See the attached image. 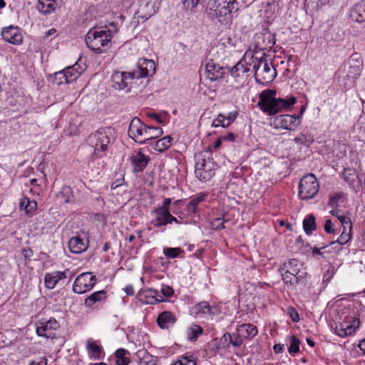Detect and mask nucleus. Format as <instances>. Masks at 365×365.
Wrapping results in <instances>:
<instances>
[{
    "label": "nucleus",
    "instance_id": "f257e3e1",
    "mask_svg": "<svg viewBox=\"0 0 365 365\" xmlns=\"http://www.w3.org/2000/svg\"><path fill=\"white\" fill-rule=\"evenodd\" d=\"M136 66V69L131 72L115 71L111 76L113 87L116 90L130 91L133 79L152 76L155 73V63L153 60L140 58Z\"/></svg>",
    "mask_w": 365,
    "mask_h": 365
},
{
    "label": "nucleus",
    "instance_id": "f03ea898",
    "mask_svg": "<svg viewBox=\"0 0 365 365\" xmlns=\"http://www.w3.org/2000/svg\"><path fill=\"white\" fill-rule=\"evenodd\" d=\"M277 91L267 89L259 94L257 107L268 115H274L278 113L289 110L297 103V98L291 96L287 99L276 98Z\"/></svg>",
    "mask_w": 365,
    "mask_h": 365
},
{
    "label": "nucleus",
    "instance_id": "7ed1b4c3",
    "mask_svg": "<svg viewBox=\"0 0 365 365\" xmlns=\"http://www.w3.org/2000/svg\"><path fill=\"white\" fill-rule=\"evenodd\" d=\"M114 138V129L111 127L101 128L91 133L87 140L88 145L93 148L91 159L95 160L106 156L108 147Z\"/></svg>",
    "mask_w": 365,
    "mask_h": 365
},
{
    "label": "nucleus",
    "instance_id": "20e7f679",
    "mask_svg": "<svg viewBox=\"0 0 365 365\" xmlns=\"http://www.w3.org/2000/svg\"><path fill=\"white\" fill-rule=\"evenodd\" d=\"M279 271L284 282L292 287L304 284L308 275L303 264L295 258L284 261L279 267Z\"/></svg>",
    "mask_w": 365,
    "mask_h": 365
},
{
    "label": "nucleus",
    "instance_id": "39448f33",
    "mask_svg": "<svg viewBox=\"0 0 365 365\" xmlns=\"http://www.w3.org/2000/svg\"><path fill=\"white\" fill-rule=\"evenodd\" d=\"M252 63L255 71V78L257 84L267 86L277 76V70L266 57H258L256 54L252 56Z\"/></svg>",
    "mask_w": 365,
    "mask_h": 365
},
{
    "label": "nucleus",
    "instance_id": "423d86ee",
    "mask_svg": "<svg viewBox=\"0 0 365 365\" xmlns=\"http://www.w3.org/2000/svg\"><path fill=\"white\" fill-rule=\"evenodd\" d=\"M195 167L196 177L202 182H207L215 175L218 165L214 161L211 153L209 151L197 160Z\"/></svg>",
    "mask_w": 365,
    "mask_h": 365
},
{
    "label": "nucleus",
    "instance_id": "0eeeda50",
    "mask_svg": "<svg viewBox=\"0 0 365 365\" xmlns=\"http://www.w3.org/2000/svg\"><path fill=\"white\" fill-rule=\"evenodd\" d=\"M85 41L87 46L99 54L104 51L103 47L108 46L110 43V36L105 33L103 27L91 29L86 35Z\"/></svg>",
    "mask_w": 365,
    "mask_h": 365
},
{
    "label": "nucleus",
    "instance_id": "6e6552de",
    "mask_svg": "<svg viewBox=\"0 0 365 365\" xmlns=\"http://www.w3.org/2000/svg\"><path fill=\"white\" fill-rule=\"evenodd\" d=\"M319 184L313 174L304 175L299 182V195L302 200H309L318 193Z\"/></svg>",
    "mask_w": 365,
    "mask_h": 365
},
{
    "label": "nucleus",
    "instance_id": "1a4fd4ad",
    "mask_svg": "<svg viewBox=\"0 0 365 365\" xmlns=\"http://www.w3.org/2000/svg\"><path fill=\"white\" fill-rule=\"evenodd\" d=\"M359 324V317L354 313L349 314L344 317L341 322L336 325L334 332L340 337L351 336L355 333Z\"/></svg>",
    "mask_w": 365,
    "mask_h": 365
},
{
    "label": "nucleus",
    "instance_id": "9d476101",
    "mask_svg": "<svg viewBox=\"0 0 365 365\" xmlns=\"http://www.w3.org/2000/svg\"><path fill=\"white\" fill-rule=\"evenodd\" d=\"M96 277L91 272L79 274L73 284V291L76 294H83L90 291L96 284Z\"/></svg>",
    "mask_w": 365,
    "mask_h": 365
},
{
    "label": "nucleus",
    "instance_id": "9b49d317",
    "mask_svg": "<svg viewBox=\"0 0 365 365\" xmlns=\"http://www.w3.org/2000/svg\"><path fill=\"white\" fill-rule=\"evenodd\" d=\"M148 125L143 123L138 117L133 118L129 125L128 133L130 138L140 145L145 144Z\"/></svg>",
    "mask_w": 365,
    "mask_h": 365
},
{
    "label": "nucleus",
    "instance_id": "f8f14e48",
    "mask_svg": "<svg viewBox=\"0 0 365 365\" xmlns=\"http://www.w3.org/2000/svg\"><path fill=\"white\" fill-rule=\"evenodd\" d=\"M59 327L60 324L57 320L53 317H51L46 322H38L36 331L38 336L53 339L55 337L53 331H56Z\"/></svg>",
    "mask_w": 365,
    "mask_h": 365
},
{
    "label": "nucleus",
    "instance_id": "ddd939ff",
    "mask_svg": "<svg viewBox=\"0 0 365 365\" xmlns=\"http://www.w3.org/2000/svg\"><path fill=\"white\" fill-rule=\"evenodd\" d=\"M297 118L295 115H279L274 119L273 123L277 128L294 130L299 124V122H297Z\"/></svg>",
    "mask_w": 365,
    "mask_h": 365
},
{
    "label": "nucleus",
    "instance_id": "4468645a",
    "mask_svg": "<svg viewBox=\"0 0 365 365\" xmlns=\"http://www.w3.org/2000/svg\"><path fill=\"white\" fill-rule=\"evenodd\" d=\"M245 58L241 59L235 66L232 68H227V73L229 72L230 76L233 77L237 82H240L246 78L247 73L250 71L249 66Z\"/></svg>",
    "mask_w": 365,
    "mask_h": 365
},
{
    "label": "nucleus",
    "instance_id": "2eb2a0df",
    "mask_svg": "<svg viewBox=\"0 0 365 365\" xmlns=\"http://www.w3.org/2000/svg\"><path fill=\"white\" fill-rule=\"evenodd\" d=\"M205 71L207 78L212 81H216L222 78L227 73V67L220 66L212 59H210L205 64Z\"/></svg>",
    "mask_w": 365,
    "mask_h": 365
},
{
    "label": "nucleus",
    "instance_id": "dca6fc26",
    "mask_svg": "<svg viewBox=\"0 0 365 365\" xmlns=\"http://www.w3.org/2000/svg\"><path fill=\"white\" fill-rule=\"evenodd\" d=\"M2 38L12 44L19 45L23 41V36L17 26H10L1 31Z\"/></svg>",
    "mask_w": 365,
    "mask_h": 365
},
{
    "label": "nucleus",
    "instance_id": "f3484780",
    "mask_svg": "<svg viewBox=\"0 0 365 365\" xmlns=\"http://www.w3.org/2000/svg\"><path fill=\"white\" fill-rule=\"evenodd\" d=\"M233 11L235 9H231L229 6L221 3V6L216 9V15L208 17L212 20L217 19L220 24L227 25L232 21Z\"/></svg>",
    "mask_w": 365,
    "mask_h": 365
},
{
    "label": "nucleus",
    "instance_id": "a211bd4d",
    "mask_svg": "<svg viewBox=\"0 0 365 365\" xmlns=\"http://www.w3.org/2000/svg\"><path fill=\"white\" fill-rule=\"evenodd\" d=\"M150 160L149 156L142 153V149H140L137 154L130 157V161L133 165V170L135 173L142 172L146 168Z\"/></svg>",
    "mask_w": 365,
    "mask_h": 365
},
{
    "label": "nucleus",
    "instance_id": "6ab92c4d",
    "mask_svg": "<svg viewBox=\"0 0 365 365\" xmlns=\"http://www.w3.org/2000/svg\"><path fill=\"white\" fill-rule=\"evenodd\" d=\"M66 277V271L48 272L44 276L45 287L48 289H52L60 280L64 279Z\"/></svg>",
    "mask_w": 365,
    "mask_h": 365
},
{
    "label": "nucleus",
    "instance_id": "aec40b11",
    "mask_svg": "<svg viewBox=\"0 0 365 365\" xmlns=\"http://www.w3.org/2000/svg\"><path fill=\"white\" fill-rule=\"evenodd\" d=\"M360 75L359 68L358 66H350L347 74L342 78L339 77V81L340 86L344 89H349L354 86L355 79Z\"/></svg>",
    "mask_w": 365,
    "mask_h": 365
},
{
    "label": "nucleus",
    "instance_id": "412c9836",
    "mask_svg": "<svg viewBox=\"0 0 365 365\" xmlns=\"http://www.w3.org/2000/svg\"><path fill=\"white\" fill-rule=\"evenodd\" d=\"M349 16L352 21L358 23L365 21V4L363 0L353 6L350 9Z\"/></svg>",
    "mask_w": 365,
    "mask_h": 365
},
{
    "label": "nucleus",
    "instance_id": "4be33fe9",
    "mask_svg": "<svg viewBox=\"0 0 365 365\" xmlns=\"http://www.w3.org/2000/svg\"><path fill=\"white\" fill-rule=\"evenodd\" d=\"M68 247L71 252L81 254L88 249V240L85 242L80 236L73 237L68 242Z\"/></svg>",
    "mask_w": 365,
    "mask_h": 365
},
{
    "label": "nucleus",
    "instance_id": "5701e85b",
    "mask_svg": "<svg viewBox=\"0 0 365 365\" xmlns=\"http://www.w3.org/2000/svg\"><path fill=\"white\" fill-rule=\"evenodd\" d=\"M107 297L108 292L104 289L94 292L86 297L84 305L91 308L96 303L106 301Z\"/></svg>",
    "mask_w": 365,
    "mask_h": 365
},
{
    "label": "nucleus",
    "instance_id": "b1692460",
    "mask_svg": "<svg viewBox=\"0 0 365 365\" xmlns=\"http://www.w3.org/2000/svg\"><path fill=\"white\" fill-rule=\"evenodd\" d=\"M257 46L262 50L271 48L275 43L274 36L269 32L257 35Z\"/></svg>",
    "mask_w": 365,
    "mask_h": 365
},
{
    "label": "nucleus",
    "instance_id": "393cba45",
    "mask_svg": "<svg viewBox=\"0 0 365 365\" xmlns=\"http://www.w3.org/2000/svg\"><path fill=\"white\" fill-rule=\"evenodd\" d=\"M176 320V317L171 312L165 311L158 316L157 323L161 329H169L170 326H173Z\"/></svg>",
    "mask_w": 365,
    "mask_h": 365
},
{
    "label": "nucleus",
    "instance_id": "a878e982",
    "mask_svg": "<svg viewBox=\"0 0 365 365\" xmlns=\"http://www.w3.org/2000/svg\"><path fill=\"white\" fill-rule=\"evenodd\" d=\"M86 349L89 358L93 360L100 359L104 355L103 349L91 339L86 342Z\"/></svg>",
    "mask_w": 365,
    "mask_h": 365
},
{
    "label": "nucleus",
    "instance_id": "bb28decb",
    "mask_svg": "<svg viewBox=\"0 0 365 365\" xmlns=\"http://www.w3.org/2000/svg\"><path fill=\"white\" fill-rule=\"evenodd\" d=\"M237 327L239 332L241 333V336H243L244 339H252L258 334L256 326L252 324H242L238 325Z\"/></svg>",
    "mask_w": 365,
    "mask_h": 365
},
{
    "label": "nucleus",
    "instance_id": "cd10ccee",
    "mask_svg": "<svg viewBox=\"0 0 365 365\" xmlns=\"http://www.w3.org/2000/svg\"><path fill=\"white\" fill-rule=\"evenodd\" d=\"M153 213L155 217L152 221V224L155 227H160L168 225V211H164L159 209H154Z\"/></svg>",
    "mask_w": 365,
    "mask_h": 365
},
{
    "label": "nucleus",
    "instance_id": "c85d7f7f",
    "mask_svg": "<svg viewBox=\"0 0 365 365\" xmlns=\"http://www.w3.org/2000/svg\"><path fill=\"white\" fill-rule=\"evenodd\" d=\"M203 328L197 324H192L186 330L187 339L190 342H195L202 335Z\"/></svg>",
    "mask_w": 365,
    "mask_h": 365
},
{
    "label": "nucleus",
    "instance_id": "c756f323",
    "mask_svg": "<svg viewBox=\"0 0 365 365\" xmlns=\"http://www.w3.org/2000/svg\"><path fill=\"white\" fill-rule=\"evenodd\" d=\"M64 71L66 74L68 83H71L77 80L81 74L83 69L77 63H76L73 66H68L64 68Z\"/></svg>",
    "mask_w": 365,
    "mask_h": 365
},
{
    "label": "nucleus",
    "instance_id": "7c9ffc66",
    "mask_svg": "<svg viewBox=\"0 0 365 365\" xmlns=\"http://www.w3.org/2000/svg\"><path fill=\"white\" fill-rule=\"evenodd\" d=\"M207 196V194L200 192L196 196H193L187 205V210L189 214H195L198 209V205L204 201Z\"/></svg>",
    "mask_w": 365,
    "mask_h": 365
},
{
    "label": "nucleus",
    "instance_id": "2f4dec72",
    "mask_svg": "<svg viewBox=\"0 0 365 365\" xmlns=\"http://www.w3.org/2000/svg\"><path fill=\"white\" fill-rule=\"evenodd\" d=\"M57 0H38V9L39 11L45 15L53 12L56 8Z\"/></svg>",
    "mask_w": 365,
    "mask_h": 365
},
{
    "label": "nucleus",
    "instance_id": "473e14b6",
    "mask_svg": "<svg viewBox=\"0 0 365 365\" xmlns=\"http://www.w3.org/2000/svg\"><path fill=\"white\" fill-rule=\"evenodd\" d=\"M202 7L207 16L216 15V9L221 6V0H202Z\"/></svg>",
    "mask_w": 365,
    "mask_h": 365
},
{
    "label": "nucleus",
    "instance_id": "72a5a7b5",
    "mask_svg": "<svg viewBox=\"0 0 365 365\" xmlns=\"http://www.w3.org/2000/svg\"><path fill=\"white\" fill-rule=\"evenodd\" d=\"M130 352L125 349L120 348L115 351L116 365H128L130 362Z\"/></svg>",
    "mask_w": 365,
    "mask_h": 365
},
{
    "label": "nucleus",
    "instance_id": "f704fd0d",
    "mask_svg": "<svg viewBox=\"0 0 365 365\" xmlns=\"http://www.w3.org/2000/svg\"><path fill=\"white\" fill-rule=\"evenodd\" d=\"M194 312L196 314H209L210 315L215 314V310H217V308L215 307H212L210 305V304L207 302H201L196 304L194 308Z\"/></svg>",
    "mask_w": 365,
    "mask_h": 365
},
{
    "label": "nucleus",
    "instance_id": "c9c22d12",
    "mask_svg": "<svg viewBox=\"0 0 365 365\" xmlns=\"http://www.w3.org/2000/svg\"><path fill=\"white\" fill-rule=\"evenodd\" d=\"M173 138L167 135L157 140L154 145L155 150L158 153H163L170 148L172 144Z\"/></svg>",
    "mask_w": 365,
    "mask_h": 365
},
{
    "label": "nucleus",
    "instance_id": "e433bc0d",
    "mask_svg": "<svg viewBox=\"0 0 365 365\" xmlns=\"http://www.w3.org/2000/svg\"><path fill=\"white\" fill-rule=\"evenodd\" d=\"M136 356L139 359V363L145 365H156L157 361L153 356L150 354L146 350H140L136 353Z\"/></svg>",
    "mask_w": 365,
    "mask_h": 365
},
{
    "label": "nucleus",
    "instance_id": "4c0bfd02",
    "mask_svg": "<svg viewBox=\"0 0 365 365\" xmlns=\"http://www.w3.org/2000/svg\"><path fill=\"white\" fill-rule=\"evenodd\" d=\"M303 228L307 235H311L317 229L315 217L312 214L307 215L303 220Z\"/></svg>",
    "mask_w": 365,
    "mask_h": 365
},
{
    "label": "nucleus",
    "instance_id": "58836bf2",
    "mask_svg": "<svg viewBox=\"0 0 365 365\" xmlns=\"http://www.w3.org/2000/svg\"><path fill=\"white\" fill-rule=\"evenodd\" d=\"M146 135L145 138V143L152 139L160 137L163 134V129L160 127L149 126L146 129Z\"/></svg>",
    "mask_w": 365,
    "mask_h": 365
},
{
    "label": "nucleus",
    "instance_id": "ea45409f",
    "mask_svg": "<svg viewBox=\"0 0 365 365\" xmlns=\"http://www.w3.org/2000/svg\"><path fill=\"white\" fill-rule=\"evenodd\" d=\"M183 253L184 250L180 247H165L163 249V254L170 259L176 258Z\"/></svg>",
    "mask_w": 365,
    "mask_h": 365
},
{
    "label": "nucleus",
    "instance_id": "a19ab883",
    "mask_svg": "<svg viewBox=\"0 0 365 365\" xmlns=\"http://www.w3.org/2000/svg\"><path fill=\"white\" fill-rule=\"evenodd\" d=\"M355 175L356 170L351 168H345L342 173L343 179L349 185H352L355 182Z\"/></svg>",
    "mask_w": 365,
    "mask_h": 365
},
{
    "label": "nucleus",
    "instance_id": "79ce46f5",
    "mask_svg": "<svg viewBox=\"0 0 365 365\" xmlns=\"http://www.w3.org/2000/svg\"><path fill=\"white\" fill-rule=\"evenodd\" d=\"M294 141L298 145H303L309 147L314 141V138L309 135L301 134L299 136L296 137Z\"/></svg>",
    "mask_w": 365,
    "mask_h": 365
},
{
    "label": "nucleus",
    "instance_id": "37998d69",
    "mask_svg": "<svg viewBox=\"0 0 365 365\" xmlns=\"http://www.w3.org/2000/svg\"><path fill=\"white\" fill-rule=\"evenodd\" d=\"M300 340L294 335L291 336L290 345L288 348L290 354H295L299 352Z\"/></svg>",
    "mask_w": 365,
    "mask_h": 365
},
{
    "label": "nucleus",
    "instance_id": "c03bdc74",
    "mask_svg": "<svg viewBox=\"0 0 365 365\" xmlns=\"http://www.w3.org/2000/svg\"><path fill=\"white\" fill-rule=\"evenodd\" d=\"M344 194L343 193H336L333 195L329 201L328 206L332 208H337L339 206V201L343 202L344 201Z\"/></svg>",
    "mask_w": 365,
    "mask_h": 365
},
{
    "label": "nucleus",
    "instance_id": "a18cd8bd",
    "mask_svg": "<svg viewBox=\"0 0 365 365\" xmlns=\"http://www.w3.org/2000/svg\"><path fill=\"white\" fill-rule=\"evenodd\" d=\"M53 83H56L57 85H61L63 83H68L64 69H63L60 71L56 72L54 73Z\"/></svg>",
    "mask_w": 365,
    "mask_h": 365
},
{
    "label": "nucleus",
    "instance_id": "49530a36",
    "mask_svg": "<svg viewBox=\"0 0 365 365\" xmlns=\"http://www.w3.org/2000/svg\"><path fill=\"white\" fill-rule=\"evenodd\" d=\"M103 28V30L105 31V33L108 36V34L110 36V40L113 38L114 34H117L118 31V24L114 22H109L108 26H106Z\"/></svg>",
    "mask_w": 365,
    "mask_h": 365
},
{
    "label": "nucleus",
    "instance_id": "de8ad7c7",
    "mask_svg": "<svg viewBox=\"0 0 365 365\" xmlns=\"http://www.w3.org/2000/svg\"><path fill=\"white\" fill-rule=\"evenodd\" d=\"M334 274L335 269L334 267H329L328 269L324 272L322 277V284L324 285V287H327V285L329 283V282L334 277Z\"/></svg>",
    "mask_w": 365,
    "mask_h": 365
},
{
    "label": "nucleus",
    "instance_id": "09e8293b",
    "mask_svg": "<svg viewBox=\"0 0 365 365\" xmlns=\"http://www.w3.org/2000/svg\"><path fill=\"white\" fill-rule=\"evenodd\" d=\"M225 214L223 215L222 217H217L214 219L211 222V226L212 229L214 230H222L224 229L225 227L224 224L228 221L227 219L225 218Z\"/></svg>",
    "mask_w": 365,
    "mask_h": 365
},
{
    "label": "nucleus",
    "instance_id": "8fccbe9b",
    "mask_svg": "<svg viewBox=\"0 0 365 365\" xmlns=\"http://www.w3.org/2000/svg\"><path fill=\"white\" fill-rule=\"evenodd\" d=\"M158 292L156 290H149L147 292L146 298H150V299H148L145 301V303L150 304H158L159 302H163V298L161 296H159L160 299L157 298L155 296L153 295V294H157Z\"/></svg>",
    "mask_w": 365,
    "mask_h": 365
},
{
    "label": "nucleus",
    "instance_id": "3c124183",
    "mask_svg": "<svg viewBox=\"0 0 365 365\" xmlns=\"http://www.w3.org/2000/svg\"><path fill=\"white\" fill-rule=\"evenodd\" d=\"M200 0H182V8L185 11H194Z\"/></svg>",
    "mask_w": 365,
    "mask_h": 365
},
{
    "label": "nucleus",
    "instance_id": "603ef678",
    "mask_svg": "<svg viewBox=\"0 0 365 365\" xmlns=\"http://www.w3.org/2000/svg\"><path fill=\"white\" fill-rule=\"evenodd\" d=\"M212 126L217 128L219 126H222V128H227L225 119V115L222 113H219L217 118L214 119L212 122Z\"/></svg>",
    "mask_w": 365,
    "mask_h": 365
},
{
    "label": "nucleus",
    "instance_id": "864d4df0",
    "mask_svg": "<svg viewBox=\"0 0 365 365\" xmlns=\"http://www.w3.org/2000/svg\"><path fill=\"white\" fill-rule=\"evenodd\" d=\"M26 206L27 207L25 210L26 215L29 216H32L37 208L36 201L31 200L30 199L26 200Z\"/></svg>",
    "mask_w": 365,
    "mask_h": 365
},
{
    "label": "nucleus",
    "instance_id": "5fc2aeb1",
    "mask_svg": "<svg viewBox=\"0 0 365 365\" xmlns=\"http://www.w3.org/2000/svg\"><path fill=\"white\" fill-rule=\"evenodd\" d=\"M340 222L343 227V231H349V232L352 231V223L349 217H341L340 219Z\"/></svg>",
    "mask_w": 365,
    "mask_h": 365
},
{
    "label": "nucleus",
    "instance_id": "6e6d98bb",
    "mask_svg": "<svg viewBox=\"0 0 365 365\" xmlns=\"http://www.w3.org/2000/svg\"><path fill=\"white\" fill-rule=\"evenodd\" d=\"M352 237L351 232H346L343 231L342 233L340 235V236L338 237V239L336 240V242H339L341 245H345L347 242H349Z\"/></svg>",
    "mask_w": 365,
    "mask_h": 365
},
{
    "label": "nucleus",
    "instance_id": "4d7b16f0",
    "mask_svg": "<svg viewBox=\"0 0 365 365\" xmlns=\"http://www.w3.org/2000/svg\"><path fill=\"white\" fill-rule=\"evenodd\" d=\"M216 348L217 350L220 349L229 348V344L227 339V334L225 333L218 340L216 344Z\"/></svg>",
    "mask_w": 365,
    "mask_h": 365
},
{
    "label": "nucleus",
    "instance_id": "13d9d810",
    "mask_svg": "<svg viewBox=\"0 0 365 365\" xmlns=\"http://www.w3.org/2000/svg\"><path fill=\"white\" fill-rule=\"evenodd\" d=\"M287 314L294 322H298L299 321V313L293 307H288Z\"/></svg>",
    "mask_w": 365,
    "mask_h": 365
},
{
    "label": "nucleus",
    "instance_id": "bf43d9fd",
    "mask_svg": "<svg viewBox=\"0 0 365 365\" xmlns=\"http://www.w3.org/2000/svg\"><path fill=\"white\" fill-rule=\"evenodd\" d=\"M241 333L239 332V329L237 327L236 331L231 334L232 335V337L234 338V344H235L236 346H240L243 342H244V338L243 336H241Z\"/></svg>",
    "mask_w": 365,
    "mask_h": 365
},
{
    "label": "nucleus",
    "instance_id": "052dcab7",
    "mask_svg": "<svg viewBox=\"0 0 365 365\" xmlns=\"http://www.w3.org/2000/svg\"><path fill=\"white\" fill-rule=\"evenodd\" d=\"M175 365H196V362L192 356L182 358V360L175 362Z\"/></svg>",
    "mask_w": 365,
    "mask_h": 365
},
{
    "label": "nucleus",
    "instance_id": "680f3d73",
    "mask_svg": "<svg viewBox=\"0 0 365 365\" xmlns=\"http://www.w3.org/2000/svg\"><path fill=\"white\" fill-rule=\"evenodd\" d=\"M237 115V111L230 112L227 115H225V119L227 126H230L235 120Z\"/></svg>",
    "mask_w": 365,
    "mask_h": 365
},
{
    "label": "nucleus",
    "instance_id": "e2e57ef3",
    "mask_svg": "<svg viewBox=\"0 0 365 365\" xmlns=\"http://www.w3.org/2000/svg\"><path fill=\"white\" fill-rule=\"evenodd\" d=\"M161 292L165 297H170L174 294L173 289L168 285L163 284L161 287Z\"/></svg>",
    "mask_w": 365,
    "mask_h": 365
},
{
    "label": "nucleus",
    "instance_id": "0e129e2a",
    "mask_svg": "<svg viewBox=\"0 0 365 365\" xmlns=\"http://www.w3.org/2000/svg\"><path fill=\"white\" fill-rule=\"evenodd\" d=\"M324 231L328 233H334L335 230L334 228V224L331 220H327L324 226Z\"/></svg>",
    "mask_w": 365,
    "mask_h": 365
},
{
    "label": "nucleus",
    "instance_id": "69168bd1",
    "mask_svg": "<svg viewBox=\"0 0 365 365\" xmlns=\"http://www.w3.org/2000/svg\"><path fill=\"white\" fill-rule=\"evenodd\" d=\"M221 3L225 5L229 6L231 8V9H235V11L238 10V4L237 3L236 0H221Z\"/></svg>",
    "mask_w": 365,
    "mask_h": 365
},
{
    "label": "nucleus",
    "instance_id": "338daca9",
    "mask_svg": "<svg viewBox=\"0 0 365 365\" xmlns=\"http://www.w3.org/2000/svg\"><path fill=\"white\" fill-rule=\"evenodd\" d=\"M329 245L331 247L335 254H338L340 251H341L343 246V245L336 241L331 242Z\"/></svg>",
    "mask_w": 365,
    "mask_h": 365
},
{
    "label": "nucleus",
    "instance_id": "774afa93",
    "mask_svg": "<svg viewBox=\"0 0 365 365\" xmlns=\"http://www.w3.org/2000/svg\"><path fill=\"white\" fill-rule=\"evenodd\" d=\"M171 201L172 200L170 198H164L162 205L156 207L155 209H159L164 211H170L169 206L171 204Z\"/></svg>",
    "mask_w": 365,
    "mask_h": 365
}]
</instances>
